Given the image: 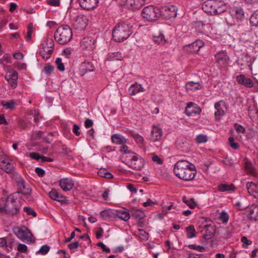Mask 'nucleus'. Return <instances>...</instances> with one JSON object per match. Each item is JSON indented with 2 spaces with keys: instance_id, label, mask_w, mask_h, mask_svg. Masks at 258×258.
<instances>
[{
  "instance_id": "obj_49",
  "label": "nucleus",
  "mask_w": 258,
  "mask_h": 258,
  "mask_svg": "<svg viewBox=\"0 0 258 258\" xmlns=\"http://www.w3.org/2000/svg\"><path fill=\"white\" fill-rule=\"evenodd\" d=\"M228 141L229 145L233 149L236 150L239 148V146L238 144L234 142V139L233 137H229Z\"/></svg>"
},
{
  "instance_id": "obj_62",
  "label": "nucleus",
  "mask_w": 258,
  "mask_h": 258,
  "mask_svg": "<svg viewBox=\"0 0 258 258\" xmlns=\"http://www.w3.org/2000/svg\"><path fill=\"white\" fill-rule=\"evenodd\" d=\"M35 172L39 177H43L45 174V171L40 167L35 168Z\"/></svg>"
},
{
  "instance_id": "obj_38",
  "label": "nucleus",
  "mask_w": 258,
  "mask_h": 258,
  "mask_svg": "<svg viewBox=\"0 0 258 258\" xmlns=\"http://www.w3.org/2000/svg\"><path fill=\"white\" fill-rule=\"evenodd\" d=\"M186 236L188 238H192L196 237V232L195 227L192 225H190L186 227Z\"/></svg>"
},
{
  "instance_id": "obj_16",
  "label": "nucleus",
  "mask_w": 258,
  "mask_h": 258,
  "mask_svg": "<svg viewBox=\"0 0 258 258\" xmlns=\"http://www.w3.org/2000/svg\"><path fill=\"white\" fill-rule=\"evenodd\" d=\"M80 6L86 10H92L95 8L98 4V0H79Z\"/></svg>"
},
{
  "instance_id": "obj_1",
  "label": "nucleus",
  "mask_w": 258,
  "mask_h": 258,
  "mask_svg": "<svg viewBox=\"0 0 258 258\" xmlns=\"http://www.w3.org/2000/svg\"><path fill=\"white\" fill-rule=\"evenodd\" d=\"M173 170L177 177L185 181L192 180L197 173L195 165L186 160L177 161Z\"/></svg>"
},
{
  "instance_id": "obj_4",
  "label": "nucleus",
  "mask_w": 258,
  "mask_h": 258,
  "mask_svg": "<svg viewBox=\"0 0 258 258\" xmlns=\"http://www.w3.org/2000/svg\"><path fill=\"white\" fill-rule=\"evenodd\" d=\"M141 15L145 21L154 22L160 17L161 12L159 8L151 5L145 7L142 10Z\"/></svg>"
},
{
  "instance_id": "obj_63",
  "label": "nucleus",
  "mask_w": 258,
  "mask_h": 258,
  "mask_svg": "<svg viewBox=\"0 0 258 258\" xmlns=\"http://www.w3.org/2000/svg\"><path fill=\"white\" fill-rule=\"evenodd\" d=\"M235 129L237 132H240L242 133H245V129L242 125L238 124L237 123H235Z\"/></svg>"
},
{
  "instance_id": "obj_35",
  "label": "nucleus",
  "mask_w": 258,
  "mask_h": 258,
  "mask_svg": "<svg viewBox=\"0 0 258 258\" xmlns=\"http://www.w3.org/2000/svg\"><path fill=\"white\" fill-rule=\"evenodd\" d=\"M246 187L250 195H254V194L258 193V186L255 183L252 182H248L246 184Z\"/></svg>"
},
{
  "instance_id": "obj_33",
  "label": "nucleus",
  "mask_w": 258,
  "mask_h": 258,
  "mask_svg": "<svg viewBox=\"0 0 258 258\" xmlns=\"http://www.w3.org/2000/svg\"><path fill=\"white\" fill-rule=\"evenodd\" d=\"M112 141L116 144H123L126 143V139L122 136L118 134L113 135L111 137Z\"/></svg>"
},
{
  "instance_id": "obj_45",
  "label": "nucleus",
  "mask_w": 258,
  "mask_h": 258,
  "mask_svg": "<svg viewBox=\"0 0 258 258\" xmlns=\"http://www.w3.org/2000/svg\"><path fill=\"white\" fill-rule=\"evenodd\" d=\"M196 141L199 144L206 143L208 141L207 137V136L203 134L199 135L197 136Z\"/></svg>"
},
{
  "instance_id": "obj_9",
  "label": "nucleus",
  "mask_w": 258,
  "mask_h": 258,
  "mask_svg": "<svg viewBox=\"0 0 258 258\" xmlns=\"http://www.w3.org/2000/svg\"><path fill=\"white\" fill-rule=\"evenodd\" d=\"M177 8L175 6L171 5L162 8V13L166 19H173L177 16Z\"/></svg>"
},
{
  "instance_id": "obj_17",
  "label": "nucleus",
  "mask_w": 258,
  "mask_h": 258,
  "mask_svg": "<svg viewBox=\"0 0 258 258\" xmlns=\"http://www.w3.org/2000/svg\"><path fill=\"white\" fill-rule=\"evenodd\" d=\"M217 62L222 67H225L228 64L229 57L225 51H220L217 53L215 55Z\"/></svg>"
},
{
  "instance_id": "obj_59",
  "label": "nucleus",
  "mask_w": 258,
  "mask_h": 258,
  "mask_svg": "<svg viewBox=\"0 0 258 258\" xmlns=\"http://www.w3.org/2000/svg\"><path fill=\"white\" fill-rule=\"evenodd\" d=\"M140 235L141 236V238L143 240H147L149 238V234L145 231L143 229H140Z\"/></svg>"
},
{
  "instance_id": "obj_52",
  "label": "nucleus",
  "mask_w": 258,
  "mask_h": 258,
  "mask_svg": "<svg viewBox=\"0 0 258 258\" xmlns=\"http://www.w3.org/2000/svg\"><path fill=\"white\" fill-rule=\"evenodd\" d=\"M220 219L223 223H227L229 220L228 214L226 212L222 211L220 215Z\"/></svg>"
},
{
  "instance_id": "obj_29",
  "label": "nucleus",
  "mask_w": 258,
  "mask_h": 258,
  "mask_svg": "<svg viewBox=\"0 0 258 258\" xmlns=\"http://www.w3.org/2000/svg\"><path fill=\"white\" fill-rule=\"evenodd\" d=\"M248 217L251 220L258 219V206L253 205L248 209Z\"/></svg>"
},
{
  "instance_id": "obj_25",
  "label": "nucleus",
  "mask_w": 258,
  "mask_h": 258,
  "mask_svg": "<svg viewBox=\"0 0 258 258\" xmlns=\"http://www.w3.org/2000/svg\"><path fill=\"white\" fill-rule=\"evenodd\" d=\"M225 5L224 4L223 2L215 0L213 15L220 14L225 11Z\"/></svg>"
},
{
  "instance_id": "obj_21",
  "label": "nucleus",
  "mask_w": 258,
  "mask_h": 258,
  "mask_svg": "<svg viewBox=\"0 0 258 258\" xmlns=\"http://www.w3.org/2000/svg\"><path fill=\"white\" fill-rule=\"evenodd\" d=\"M94 67L92 63L88 61H84L81 64L80 72L81 76H84L87 72H93L94 70Z\"/></svg>"
},
{
  "instance_id": "obj_44",
  "label": "nucleus",
  "mask_w": 258,
  "mask_h": 258,
  "mask_svg": "<svg viewBox=\"0 0 258 258\" xmlns=\"http://www.w3.org/2000/svg\"><path fill=\"white\" fill-rule=\"evenodd\" d=\"M1 103L3 106L7 109H13L15 107V104L12 100H11L9 102L2 101Z\"/></svg>"
},
{
  "instance_id": "obj_24",
  "label": "nucleus",
  "mask_w": 258,
  "mask_h": 258,
  "mask_svg": "<svg viewBox=\"0 0 258 258\" xmlns=\"http://www.w3.org/2000/svg\"><path fill=\"white\" fill-rule=\"evenodd\" d=\"M215 0H207L202 5L203 10L206 13L213 15Z\"/></svg>"
},
{
  "instance_id": "obj_36",
  "label": "nucleus",
  "mask_w": 258,
  "mask_h": 258,
  "mask_svg": "<svg viewBox=\"0 0 258 258\" xmlns=\"http://www.w3.org/2000/svg\"><path fill=\"white\" fill-rule=\"evenodd\" d=\"M245 169L246 172L255 176L256 174V170L253 167L252 164L249 161H246L245 162Z\"/></svg>"
},
{
  "instance_id": "obj_6",
  "label": "nucleus",
  "mask_w": 258,
  "mask_h": 258,
  "mask_svg": "<svg viewBox=\"0 0 258 258\" xmlns=\"http://www.w3.org/2000/svg\"><path fill=\"white\" fill-rule=\"evenodd\" d=\"M4 209L7 213L12 215L16 214L19 210V204L13 195H10L7 198Z\"/></svg>"
},
{
  "instance_id": "obj_13",
  "label": "nucleus",
  "mask_w": 258,
  "mask_h": 258,
  "mask_svg": "<svg viewBox=\"0 0 258 258\" xmlns=\"http://www.w3.org/2000/svg\"><path fill=\"white\" fill-rule=\"evenodd\" d=\"M203 46V42L200 40H197L191 44L184 45L183 49L188 53H196Z\"/></svg>"
},
{
  "instance_id": "obj_54",
  "label": "nucleus",
  "mask_w": 258,
  "mask_h": 258,
  "mask_svg": "<svg viewBox=\"0 0 258 258\" xmlns=\"http://www.w3.org/2000/svg\"><path fill=\"white\" fill-rule=\"evenodd\" d=\"M43 133L41 131H36L32 134L31 137L35 140H39L42 136Z\"/></svg>"
},
{
  "instance_id": "obj_57",
  "label": "nucleus",
  "mask_w": 258,
  "mask_h": 258,
  "mask_svg": "<svg viewBox=\"0 0 258 258\" xmlns=\"http://www.w3.org/2000/svg\"><path fill=\"white\" fill-rule=\"evenodd\" d=\"M17 249L20 252H25L27 251V246L25 244L20 243L17 247Z\"/></svg>"
},
{
  "instance_id": "obj_39",
  "label": "nucleus",
  "mask_w": 258,
  "mask_h": 258,
  "mask_svg": "<svg viewBox=\"0 0 258 258\" xmlns=\"http://www.w3.org/2000/svg\"><path fill=\"white\" fill-rule=\"evenodd\" d=\"M234 189V187L232 184L229 185L222 184L218 186V190L222 192L233 190Z\"/></svg>"
},
{
  "instance_id": "obj_42",
  "label": "nucleus",
  "mask_w": 258,
  "mask_h": 258,
  "mask_svg": "<svg viewBox=\"0 0 258 258\" xmlns=\"http://www.w3.org/2000/svg\"><path fill=\"white\" fill-rule=\"evenodd\" d=\"M250 23L254 26H258V11L255 12L250 18Z\"/></svg>"
},
{
  "instance_id": "obj_53",
  "label": "nucleus",
  "mask_w": 258,
  "mask_h": 258,
  "mask_svg": "<svg viewBox=\"0 0 258 258\" xmlns=\"http://www.w3.org/2000/svg\"><path fill=\"white\" fill-rule=\"evenodd\" d=\"M241 241L242 242V246L244 248H246L252 243L251 241L248 239L246 236H243L241 238Z\"/></svg>"
},
{
  "instance_id": "obj_20",
  "label": "nucleus",
  "mask_w": 258,
  "mask_h": 258,
  "mask_svg": "<svg viewBox=\"0 0 258 258\" xmlns=\"http://www.w3.org/2000/svg\"><path fill=\"white\" fill-rule=\"evenodd\" d=\"M236 80L239 84L244 85L246 87L251 88L253 86L252 80L250 78L246 77L243 75L237 76Z\"/></svg>"
},
{
  "instance_id": "obj_37",
  "label": "nucleus",
  "mask_w": 258,
  "mask_h": 258,
  "mask_svg": "<svg viewBox=\"0 0 258 258\" xmlns=\"http://www.w3.org/2000/svg\"><path fill=\"white\" fill-rule=\"evenodd\" d=\"M52 52V50L49 48L48 47H43L40 50V53L44 58H48Z\"/></svg>"
},
{
  "instance_id": "obj_10",
  "label": "nucleus",
  "mask_w": 258,
  "mask_h": 258,
  "mask_svg": "<svg viewBox=\"0 0 258 258\" xmlns=\"http://www.w3.org/2000/svg\"><path fill=\"white\" fill-rule=\"evenodd\" d=\"M95 40L91 37H85L81 41L80 45L83 49L91 51L95 48Z\"/></svg>"
},
{
  "instance_id": "obj_32",
  "label": "nucleus",
  "mask_w": 258,
  "mask_h": 258,
  "mask_svg": "<svg viewBox=\"0 0 258 258\" xmlns=\"http://www.w3.org/2000/svg\"><path fill=\"white\" fill-rule=\"evenodd\" d=\"M130 212L131 216L135 219H141L145 217V214L142 211L135 208H132Z\"/></svg>"
},
{
  "instance_id": "obj_48",
  "label": "nucleus",
  "mask_w": 258,
  "mask_h": 258,
  "mask_svg": "<svg viewBox=\"0 0 258 258\" xmlns=\"http://www.w3.org/2000/svg\"><path fill=\"white\" fill-rule=\"evenodd\" d=\"M177 147L180 148H184L186 146V141L185 139H178L176 141Z\"/></svg>"
},
{
  "instance_id": "obj_43",
  "label": "nucleus",
  "mask_w": 258,
  "mask_h": 258,
  "mask_svg": "<svg viewBox=\"0 0 258 258\" xmlns=\"http://www.w3.org/2000/svg\"><path fill=\"white\" fill-rule=\"evenodd\" d=\"M98 175L103 177L107 178H111L113 177V175L111 173L107 172L105 169H100L98 172Z\"/></svg>"
},
{
  "instance_id": "obj_41",
  "label": "nucleus",
  "mask_w": 258,
  "mask_h": 258,
  "mask_svg": "<svg viewBox=\"0 0 258 258\" xmlns=\"http://www.w3.org/2000/svg\"><path fill=\"white\" fill-rule=\"evenodd\" d=\"M182 201L191 209L195 208L197 206L194 199L192 198L190 200H187L186 197L184 196L182 198Z\"/></svg>"
},
{
  "instance_id": "obj_7",
  "label": "nucleus",
  "mask_w": 258,
  "mask_h": 258,
  "mask_svg": "<svg viewBox=\"0 0 258 258\" xmlns=\"http://www.w3.org/2000/svg\"><path fill=\"white\" fill-rule=\"evenodd\" d=\"M15 234L22 241L26 240L27 241L33 243L35 242V238L31 232L25 227L23 228L16 227L14 229Z\"/></svg>"
},
{
  "instance_id": "obj_30",
  "label": "nucleus",
  "mask_w": 258,
  "mask_h": 258,
  "mask_svg": "<svg viewBox=\"0 0 258 258\" xmlns=\"http://www.w3.org/2000/svg\"><path fill=\"white\" fill-rule=\"evenodd\" d=\"M49 197L53 200L58 202H63L65 200V197L61 194L59 193L56 189H52L49 192Z\"/></svg>"
},
{
  "instance_id": "obj_50",
  "label": "nucleus",
  "mask_w": 258,
  "mask_h": 258,
  "mask_svg": "<svg viewBox=\"0 0 258 258\" xmlns=\"http://www.w3.org/2000/svg\"><path fill=\"white\" fill-rule=\"evenodd\" d=\"M49 246L47 245H43L41 247L40 249L37 252V253L40 254L42 255H45L49 250Z\"/></svg>"
},
{
  "instance_id": "obj_47",
  "label": "nucleus",
  "mask_w": 258,
  "mask_h": 258,
  "mask_svg": "<svg viewBox=\"0 0 258 258\" xmlns=\"http://www.w3.org/2000/svg\"><path fill=\"white\" fill-rule=\"evenodd\" d=\"M55 63L58 70L61 72L64 71L65 68L63 63L62 62L61 59L58 57L56 59Z\"/></svg>"
},
{
  "instance_id": "obj_55",
  "label": "nucleus",
  "mask_w": 258,
  "mask_h": 258,
  "mask_svg": "<svg viewBox=\"0 0 258 258\" xmlns=\"http://www.w3.org/2000/svg\"><path fill=\"white\" fill-rule=\"evenodd\" d=\"M24 211L29 215H32L33 217L36 216V213L30 207H25Z\"/></svg>"
},
{
  "instance_id": "obj_31",
  "label": "nucleus",
  "mask_w": 258,
  "mask_h": 258,
  "mask_svg": "<svg viewBox=\"0 0 258 258\" xmlns=\"http://www.w3.org/2000/svg\"><path fill=\"white\" fill-rule=\"evenodd\" d=\"M130 135L134 139L136 143L139 145V147H142L144 146V139L142 136L133 131H131L130 132Z\"/></svg>"
},
{
  "instance_id": "obj_27",
  "label": "nucleus",
  "mask_w": 258,
  "mask_h": 258,
  "mask_svg": "<svg viewBox=\"0 0 258 258\" xmlns=\"http://www.w3.org/2000/svg\"><path fill=\"white\" fill-rule=\"evenodd\" d=\"M230 13L231 15L237 20H241L244 18V11L241 8H233L231 9Z\"/></svg>"
},
{
  "instance_id": "obj_15",
  "label": "nucleus",
  "mask_w": 258,
  "mask_h": 258,
  "mask_svg": "<svg viewBox=\"0 0 258 258\" xmlns=\"http://www.w3.org/2000/svg\"><path fill=\"white\" fill-rule=\"evenodd\" d=\"M185 112L188 116L199 114L201 112V109L196 104L192 102H188L187 104Z\"/></svg>"
},
{
  "instance_id": "obj_23",
  "label": "nucleus",
  "mask_w": 258,
  "mask_h": 258,
  "mask_svg": "<svg viewBox=\"0 0 258 258\" xmlns=\"http://www.w3.org/2000/svg\"><path fill=\"white\" fill-rule=\"evenodd\" d=\"M114 215L124 221H127L131 217L130 213L126 211L124 209L116 210Z\"/></svg>"
},
{
  "instance_id": "obj_64",
  "label": "nucleus",
  "mask_w": 258,
  "mask_h": 258,
  "mask_svg": "<svg viewBox=\"0 0 258 258\" xmlns=\"http://www.w3.org/2000/svg\"><path fill=\"white\" fill-rule=\"evenodd\" d=\"M63 54L67 58H70L72 54V50L70 48H67L63 50Z\"/></svg>"
},
{
  "instance_id": "obj_28",
  "label": "nucleus",
  "mask_w": 258,
  "mask_h": 258,
  "mask_svg": "<svg viewBox=\"0 0 258 258\" xmlns=\"http://www.w3.org/2000/svg\"><path fill=\"white\" fill-rule=\"evenodd\" d=\"M145 91L144 88L141 84L136 83L130 87L128 92L132 96L135 95L139 92H143Z\"/></svg>"
},
{
  "instance_id": "obj_61",
  "label": "nucleus",
  "mask_w": 258,
  "mask_h": 258,
  "mask_svg": "<svg viewBox=\"0 0 258 258\" xmlns=\"http://www.w3.org/2000/svg\"><path fill=\"white\" fill-rule=\"evenodd\" d=\"M49 5L54 7H57L60 5L59 0H48L47 1Z\"/></svg>"
},
{
  "instance_id": "obj_2",
  "label": "nucleus",
  "mask_w": 258,
  "mask_h": 258,
  "mask_svg": "<svg viewBox=\"0 0 258 258\" xmlns=\"http://www.w3.org/2000/svg\"><path fill=\"white\" fill-rule=\"evenodd\" d=\"M132 33V26L124 22L117 24L112 30V37L116 42L126 40Z\"/></svg>"
},
{
  "instance_id": "obj_12",
  "label": "nucleus",
  "mask_w": 258,
  "mask_h": 258,
  "mask_svg": "<svg viewBox=\"0 0 258 258\" xmlns=\"http://www.w3.org/2000/svg\"><path fill=\"white\" fill-rule=\"evenodd\" d=\"M15 162L9 158H4L0 162V168L7 173H13L15 171Z\"/></svg>"
},
{
  "instance_id": "obj_5",
  "label": "nucleus",
  "mask_w": 258,
  "mask_h": 258,
  "mask_svg": "<svg viewBox=\"0 0 258 258\" xmlns=\"http://www.w3.org/2000/svg\"><path fill=\"white\" fill-rule=\"evenodd\" d=\"M126 164L133 169L140 170L144 166L143 159L135 153H128L126 156Z\"/></svg>"
},
{
  "instance_id": "obj_22",
  "label": "nucleus",
  "mask_w": 258,
  "mask_h": 258,
  "mask_svg": "<svg viewBox=\"0 0 258 258\" xmlns=\"http://www.w3.org/2000/svg\"><path fill=\"white\" fill-rule=\"evenodd\" d=\"M144 3L145 0H126V6L132 10L140 9Z\"/></svg>"
},
{
  "instance_id": "obj_60",
  "label": "nucleus",
  "mask_w": 258,
  "mask_h": 258,
  "mask_svg": "<svg viewBox=\"0 0 258 258\" xmlns=\"http://www.w3.org/2000/svg\"><path fill=\"white\" fill-rule=\"evenodd\" d=\"M120 151L126 154V156L128 154V153H132L130 151L128 150V147L126 145L124 144L120 147Z\"/></svg>"
},
{
  "instance_id": "obj_51",
  "label": "nucleus",
  "mask_w": 258,
  "mask_h": 258,
  "mask_svg": "<svg viewBox=\"0 0 258 258\" xmlns=\"http://www.w3.org/2000/svg\"><path fill=\"white\" fill-rule=\"evenodd\" d=\"M11 59L12 58L11 56L5 55L0 59V63L3 66H5L6 63H11Z\"/></svg>"
},
{
  "instance_id": "obj_19",
  "label": "nucleus",
  "mask_w": 258,
  "mask_h": 258,
  "mask_svg": "<svg viewBox=\"0 0 258 258\" xmlns=\"http://www.w3.org/2000/svg\"><path fill=\"white\" fill-rule=\"evenodd\" d=\"M16 182L19 192L24 195H27L31 192L30 188L26 186L25 181L21 177L17 178Z\"/></svg>"
},
{
  "instance_id": "obj_14",
  "label": "nucleus",
  "mask_w": 258,
  "mask_h": 258,
  "mask_svg": "<svg viewBox=\"0 0 258 258\" xmlns=\"http://www.w3.org/2000/svg\"><path fill=\"white\" fill-rule=\"evenodd\" d=\"M163 132L161 128L156 125H153L151 131V140L152 142H158L162 140Z\"/></svg>"
},
{
  "instance_id": "obj_18",
  "label": "nucleus",
  "mask_w": 258,
  "mask_h": 258,
  "mask_svg": "<svg viewBox=\"0 0 258 258\" xmlns=\"http://www.w3.org/2000/svg\"><path fill=\"white\" fill-rule=\"evenodd\" d=\"M59 184L63 190L67 191L73 188L74 182L71 179L64 178L59 180Z\"/></svg>"
},
{
  "instance_id": "obj_46",
  "label": "nucleus",
  "mask_w": 258,
  "mask_h": 258,
  "mask_svg": "<svg viewBox=\"0 0 258 258\" xmlns=\"http://www.w3.org/2000/svg\"><path fill=\"white\" fill-rule=\"evenodd\" d=\"M33 32V24L30 23L28 25V31L26 39L27 41H30L31 39V35Z\"/></svg>"
},
{
  "instance_id": "obj_40",
  "label": "nucleus",
  "mask_w": 258,
  "mask_h": 258,
  "mask_svg": "<svg viewBox=\"0 0 258 258\" xmlns=\"http://www.w3.org/2000/svg\"><path fill=\"white\" fill-rule=\"evenodd\" d=\"M153 40L155 42L161 45L165 44L166 42L164 36L162 34H160L158 36H154Z\"/></svg>"
},
{
  "instance_id": "obj_34",
  "label": "nucleus",
  "mask_w": 258,
  "mask_h": 258,
  "mask_svg": "<svg viewBox=\"0 0 258 258\" xmlns=\"http://www.w3.org/2000/svg\"><path fill=\"white\" fill-rule=\"evenodd\" d=\"M122 59V55L118 52L109 53L106 58V60L108 61L121 60Z\"/></svg>"
},
{
  "instance_id": "obj_8",
  "label": "nucleus",
  "mask_w": 258,
  "mask_h": 258,
  "mask_svg": "<svg viewBox=\"0 0 258 258\" xmlns=\"http://www.w3.org/2000/svg\"><path fill=\"white\" fill-rule=\"evenodd\" d=\"M89 19L84 15H79L74 20L73 27L76 30H84L88 24Z\"/></svg>"
},
{
  "instance_id": "obj_58",
  "label": "nucleus",
  "mask_w": 258,
  "mask_h": 258,
  "mask_svg": "<svg viewBox=\"0 0 258 258\" xmlns=\"http://www.w3.org/2000/svg\"><path fill=\"white\" fill-rule=\"evenodd\" d=\"M126 187L133 194H136L137 192V188H136L132 183H127L126 184Z\"/></svg>"
},
{
  "instance_id": "obj_3",
  "label": "nucleus",
  "mask_w": 258,
  "mask_h": 258,
  "mask_svg": "<svg viewBox=\"0 0 258 258\" xmlns=\"http://www.w3.org/2000/svg\"><path fill=\"white\" fill-rule=\"evenodd\" d=\"M72 36V30L68 25H62L59 27L54 35L55 40L60 44L67 43L71 40Z\"/></svg>"
},
{
  "instance_id": "obj_26",
  "label": "nucleus",
  "mask_w": 258,
  "mask_h": 258,
  "mask_svg": "<svg viewBox=\"0 0 258 258\" xmlns=\"http://www.w3.org/2000/svg\"><path fill=\"white\" fill-rule=\"evenodd\" d=\"M185 88L187 92H193L201 90L202 88V85L199 82L191 81L186 84Z\"/></svg>"
},
{
  "instance_id": "obj_56",
  "label": "nucleus",
  "mask_w": 258,
  "mask_h": 258,
  "mask_svg": "<svg viewBox=\"0 0 258 258\" xmlns=\"http://www.w3.org/2000/svg\"><path fill=\"white\" fill-rule=\"evenodd\" d=\"M54 67L50 64L45 66L43 68V71L46 74H50L53 71Z\"/></svg>"
},
{
  "instance_id": "obj_11",
  "label": "nucleus",
  "mask_w": 258,
  "mask_h": 258,
  "mask_svg": "<svg viewBox=\"0 0 258 258\" xmlns=\"http://www.w3.org/2000/svg\"><path fill=\"white\" fill-rule=\"evenodd\" d=\"M216 111L215 112V117L217 120H219L227 112V107L225 103L221 100L215 104Z\"/></svg>"
}]
</instances>
